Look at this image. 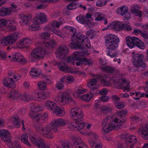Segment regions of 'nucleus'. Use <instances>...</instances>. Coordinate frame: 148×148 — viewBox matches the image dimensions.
<instances>
[{
  "instance_id": "1",
  "label": "nucleus",
  "mask_w": 148,
  "mask_h": 148,
  "mask_svg": "<svg viewBox=\"0 0 148 148\" xmlns=\"http://www.w3.org/2000/svg\"><path fill=\"white\" fill-rule=\"evenodd\" d=\"M65 29L71 32L73 34L72 35V41L73 42L71 43L69 45V47L72 49H83L86 48H89L90 47V44L88 45L85 44V43L83 45L85 41H88L87 37L83 35L81 33H76V29L75 28L71 26H66Z\"/></svg>"
},
{
  "instance_id": "2",
  "label": "nucleus",
  "mask_w": 148,
  "mask_h": 148,
  "mask_svg": "<svg viewBox=\"0 0 148 148\" xmlns=\"http://www.w3.org/2000/svg\"><path fill=\"white\" fill-rule=\"evenodd\" d=\"M64 121L62 119L60 118L54 119L52 121L51 123L47 125L45 128L38 126L36 127V130L43 136L51 139L53 136L51 132H57L58 127L64 125Z\"/></svg>"
},
{
  "instance_id": "3",
  "label": "nucleus",
  "mask_w": 148,
  "mask_h": 148,
  "mask_svg": "<svg viewBox=\"0 0 148 148\" xmlns=\"http://www.w3.org/2000/svg\"><path fill=\"white\" fill-rule=\"evenodd\" d=\"M70 116L73 118V121L69 124L70 128L74 130H81L85 126L86 123L81 122L83 119L84 114L81 110L74 107L70 111Z\"/></svg>"
},
{
  "instance_id": "4",
  "label": "nucleus",
  "mask_w": 148,
  "mask_h": 148,
  "mask_svg": "<svg viewBox=\"0 0 148 148\" xmlns=\"http://www.w3.org/2000/svg\"><path fill=\"white\" fill-rule=\"evenodd\" d=\"M31 96L27 93H23L22 95L20 93H10V97L14 99L20 98L25 101H28L33 99L40 101L48 98L50 96V93H33Z\"/></svg>"
},
{
  "instance_id": "5",
  "label": "nucleus",
  "mask_w": 148,
  "mask_h": 148,
  "mask_svg": "<svg viewBox=\"0 0 148 148\" xmlns=\"http://www.w3.org/2000/svg\"><path fill=\"white\" fill-rule=\"evenodd\" d=\"M44 109V107L42 106H31V110L32 112L29 113L30 117L34 121H38L40 123L45 122L47 118L48 112H45L43 114L36 113L39 111L43 110Z\"/></svg>"
},
{
  "instance_id": "6",
  "label": "nucleus",
  "mask_w": 148,
  "mask_h": 148,
  "mask_svg": "<svg viewBox=\"0 0 148 148\" xmlns=\"http://www.w3.org/2000/svg\"><path fill=\"white\" fill-rule=\"evenodd\" d=\"M47 49L42 44L39 47L36 48L33 50L29 56V60L33 62L36 60H38L42 58L47 52Z\"/></svg>"
},
{
  "instance_id": "7",
  "label": "nucleus",
  "mask_w": 148,
  "mask_h": 148,
  "mask_svg": "<svg viewBox=\"0 0 148 148\" xmlns=\"http://www.w3.org/2000/svg\"><path fill=\"white\" fill-rule=\"evenodd\" d=\"M46 21V16L44 14L40 13L35 17L33 21V24L29 26V29L32 31H37L40 28L38 27V25L43 23Z\"/></svg>"
},
{
  "instance_id": "8",
  "label": "nucleus",
  "mask_w": 148,
  "mask_h": 148,
  "mask_svg": "<svg viewBox=\"0 0 148 148\" xmlns=\"http://www.w3.org/2000/svg\"><path fill=\"white\" fill-rule=\"evenodd\" d=\"M132 61L133 65L141 68V70L143 71L146 67V63L143 61L144 56L142 55L132 53Z\"/></svg>"
},
{
  "instance_id": "9",
  "label": "nucleus",
  "mask_w": 148,
  "mask_h": 148,
  "mask_svg": "<svg viewBox=\"0 0 148 148\" xmlns=\"http://www.w3.org/2000/svg\"><path fill=\"white\" fill-rule=\"evenodd\" d=\"M127 111L126 109H123L117 112L118 117L114 119L115 123H118L119 125H114L112 123V131L113 130H119L121 125L125 122L124 116L127 114Z\"/></svg>"
},
{
  "instance_id": "10",
  "label": "nucleus",
  "mask_w": 148,
  "mask_h": 148,
  "mask_svg": "<svg viewBox=\"0 0 148 148\" xmlns=\"http://www.w3.org/2000/svg\"><path fill=\"white\" fill-rule=\"evenodd\" d=\"M50 34L48 32H43L41 34V37L44 39L45 41L42 44L47 50H52L56 46V42L53 40H48V38L50 36Z\"/></svg>"
},
{
  "instance_id": "11",
  "label": "nucleus",
  "mask_w": 148,
  "mask_h": 148,
  "mask_svg": "<svg viewBox=\"0 0 148 148\" xmlns=\"http://www.w3.org/2000/svg\"><path fill=\"white\" fill-rule=\"evenodd\" d=\"M112 80L114 83H117L118 85H124L123 88V92H128L129 91V81L125 78L123 76H121L118 77H112Z\"/></svg>"
},
{
  "instance_id": "12",
  "label": "nucleus",
  "mask_w": 148,
  "mask_h": 148,
  "mask_svg": "<svg viewBox=\"0 0 148 148\" xmlns=\"http://www.w3.org/2000/svg\"><path fill=\"white\" fill-rule=\"evenodd\" d=\"M20 34V33L19 32H14L2 39V42L5 45H13L19 38Z\"/></svg>"
},
{
  "instance_id": "13",
  "label": "nucleus",
  "mask_w": 148,
  "mask_h": 148,
  "mask_svg": "<svg viewBox=\"0 0 148 148\" xmlns=\"http://www.w3.org/2000/svg\"><path fill=\"white\" fill-rule=\"evenodd\" d=\"M62 95H58L55 98V100L61 105L68 103L72 101V98L69 93H62Z\"/></svg>"
},
{
  "instance_id": "14",
  "label": "nucleus",
  "mask_w": 148,
  "mask_h": 148,
  "mask_svg": "<svg viewBox=\"0 0 148 148\" xmlns=\"http://www.w3.org/2000/svg\"><path fill=\"white\" fill-rule=\"evenodd\" d=\"M30 139L32 142L34 144L36 145L39 148H50V146L45 143L43 139H41L38 136H31Z\"/></svg>"
},
{
  "instance_id": "15",
  "label": "nucleus",
  "mask_w": 148,
  "mask_h": 148,
  "mask_svg": "<svg viewBox=\"0 0 148 148\" xmlns=\"http://www.w3.org/2000/svg\"><path fill=\"white\" fill-rule=\"evenodd\" d=\"M112 29L118 31L122 29L127 31H130L132 29L130 25L121 23V22L118 21H113L112 22Z\"/></svg>"
},
{
  "instance_id": "16",
  "label": "nucleus",
  "mask_w": 148,
  "mask_h": 148,
  "mask_svg": "<svg viewBox=\"0 0 148 148\" xmlns=\"http://www.w3.org/2000/svg\"><path fill=\"white\" fill-rule=\"evenodd\" d=\"M89 135L90 136L89 142L90 146L93 148H102V144L101 143H96L98 138V135L93 132L90 133Z\"/></svg>"
},
{
  "instance_id": "17",
  "label": "nucleus",
  "mask_w": 148,
  "mask_h": 148,
  "mask_svg": "<svg viewBox=\"0 0 148 148\" xmlns=\"http://www.w3.org/2000/svg\"><path fill=\"white\" fill-rule=\"evenodd\" d=\"M68 52V49L66 45H62L56 51V56L61 60H63L67 54Z\"/></svg>"
},
{
  "instance_id": "18",
  "label": "nucleus",
  "mask_w": 148,
  "mask_h": 148,
  "mask_svg": "<svg viewBox=\"0 0 148 148\" xmlns=\"http://www.w3.org/2000/svg\"><path fill=\"white\" fill-rule=\"evenodd\" d=\"M72 138L75 148H88L79 136H73Z\"/></svg>"
},
{
  "instance_id": "19",
  "label": "nucleus",
  "mask_w": 148,
  "mask_h": 148,
  "mask_svg": "<svg viewBox=\"0 0 148 148\" xmlns=\"http://www.w3.org/2000/svg\"><path fill=\"white\" fill-rule=\"evenodd\" d=\"M111 117H107L104 119L102 122V125L103 126L102 129V131L106 133L111 131Z\"/></svg>"
},
{
  "instance_id": "20",
  "label": "nucleus",
  "mask_w": 148,
  "mask_h": 148,
  "mask_svg": "<svg viewBox=\"0 0 148 148\" xmlns=\"http://www.w3.org/2000/svg\"><path fill=\"white\" fill-rule=\"evenodd\" d=\"M117 12L127 19L130 18L131 14L128 12V8L124 5L118 8L117 10Z\"/></svg>"
},
{
  "instance_id": "21",
  "label": "nucleus",
  "mask_w": 148,
  "mask_h": 148,
  "mask_svg": "<svg viewBox=\"0 0 148 148\" xmlns=\"http://www.w3.org/2000/svg\"><path fill=\"white\" fill-rule=\"evenodd\" d=\"M76 19L79 22L85 25L86 27H94V26L93 23H91L90 21L86 20V18H85L84 15L79 14L77 16Z\"/></svg>"
},
{
  "instance_id": "22",
  "label": "nucleus",
  "mask_w": 148,
  "mask_h": 148,
  "mask_svg": "<svg viewBox=\"0 0 148 148\" xmlns=\"http://www.w3.org/2000/svg\"><path fill=\"white\" fill-rule=\"evenodd\" d=\"M32 41L30 39L25 38L21 40L16 43L15 49H22L25 48L27 45L31 44Z\"/></svg>"
},
{
  "instance_id": "23",
  "label": "nucleus",
  "mask_w": 148,
  "mask_h": 148,
  "mask_svg": "<svg viewBox=\"0 0 148 148\" xmlns=\"http://www.w3.org/2000/svg\"><path fill=\"white\" fill-rule=\"evenodd\" d=\"M0 136L3 141L7 143H9L11 142L12 137L7 130H0Z\"/></svg>"
},
{
  "instance_id": "24",
  "label": "nucleus",
  "mask_w": 148,
  "mask_h": 148,
  "mask_svg": "<svg viewBox=\"0 0 148 148\" xmlns=\"http://www.w3.org/2000/svg\"><path fill=\"white\" fill-rule=\"evenodd\" d=\"M74 97L80 98L87 101H89L93 96V93H87L86 95H82L83 93H73Z\"/></svg>"
},
{
  "instance_id": "25",
  "label": "nucleus",
  "mask_w": 148,
  "mask_h": 148,
  "mask_svg": "<svg viewBox=\"0 0 148 148\" xmlns=\"http://www.w3.org/2000/svg\"><path fill=\"white\" fill-rule=\"evenodd\" d=\"M97 77L101 80V82L103 84L104 86L108 87L110 85L111 77L107 74L101 76L99 75Z\"/></svg>"
},
{
  "instance_id": "26",
  "label": "nucleus",
  "mask_w": 148,
  "mask_h": 148,
  "mask_svg": "<svg viewBox=\"0 0 148 148\" xmlns=\"http://www.w3.org/2000/svg\"><path fill=\"white\" fill-rule=\"evenodd\" d=\"M112 100L114 103L116 107L118 109H121L124 108L125 105L123 102H119L120 98L116 95H113L112 97Z\"/></svg>"
},
{
  "instance_id": "27",
  "label": "nucleus",
  "mask_w": 148,
  "mask_h": 148,
  "mask_svg": "<svg viewBox=\"0 0 148 148\" xmlns=\"http://www.w3.org/2000/svg\"><path fill=\"white\" fill-rule=\"evenodd\" d=\"M89 54L88 51H82L79 52L76 51L73 53L72 55V56L73 58L75 60H76L82 59V56H88Z\"/></svg>"
},
{
  "instance_id": "28",
  "label": "nucleus",
  "mask_w": 148,
  "mask_h": 148,
  "mask_svg": "<svg viewBox=\"0 0 148 148\" xmlns=\"http://www.w3.org/2000/svg\"><path fill=\"white\" fill-rule=\"evenodd\" d=\"M137 138L134 135H129L128 138L126 140L125 142L127 146L128 144H130V148H134V145L136 143Z\"/></svg>"
},
{
  "instance_id": "29",
  "label": "nucleus",
  "mask_w": 148,
  "mask_h": 148,
  "mask_svg": "<svg viewBox=\"0 0 148 148\" xmlns=\"http://www.w3.org/2000/svg\"><path fill=\"white\" fill-rule=\"evenodd\" d=\"M13 9L12 8H2L0 9V16H5L11 14Z\"/></svg>"
},
{
  "instance_id": "30",
  "label": "nucleus",
  "mask_w": 148,
  "mask_h": 148,
  "mask_svg": "<svg viewBox=\"0 0 148 148\" xmlns=\"http://www.w3.org/2000/svg\"><path fill=\"white\" fill-rule=\"evenodd\" d=\"M139 133L144 139L148 140V124L145 125V127L139 132Z\"/></svg>"
},
{
  "instance_id": "31",
  "label": "nucleus",
  "mask_w": 148,
  "mask_h": 148,
  "mask_svg": "<svg viewBox=\"0 0 148 148\" xmlns=\"http://www.w3.org/2000/svg\"><path fill=\"white\" fill-rule=\"evenodd\" d=\"M97 79L96 78L91 79L88 84V86L91 89L92 91H94L97 89Z\"/></svg>"
},
{
  "instance_id": "32",
  "label": "nucleus",
  "mask_w": 148,
  "mask_h": 148,
  "mask_svg": "<svg viewBox=\"0 0 148 148\" xmlns=\"http://www.w3.org/2000/svg\"><path fill=\"white\" fill-rule=\"evenodd\" d=\"M32 16L28 15H22L21 17V19L23 24L27 25L31 21Z\"/></svg>"
},
{
  "instance_id": "33",
  "label": "nucleus",
  "mask_w": 148,
  "mask_h": 148,
  "mask_svg": "<svg viewBox=\"0 0 148 148\" xmlns=\"http://www.w3.org/2000/svg\"><path fill=\"white\" fill-rule=\"evenodd\" d=\"M59 69L60 71H64L67 73H73L72 69L68 67L65 64L59 66Z\"/></svg>"
},
{
  "instance_id": "34",
  "label": "nucleus",
  "mask_w": 148,
  "mask_h": 148,
  "mask_svg": "<svg viewBox=\"0 0 148 148\" xmlns=\"http://www.w3.org/2000/svg\"><path fill=\"white\" fill-rule=\"evenodd\" d=\"M45 106L50 110H53L55 109L56 106V104L54 102L48 100L45 102Z\"/></svg>"
},
{
  "instance_id": "35",
  "label": "nucleus",
  "mask_w": 148,
  "mask_h": 148,
  "mask_svg": "<svg viewBox=\"0 0 148 148\" xmlns=\"http://www.w3.org/2000/svg\"><path fill=\"white\" fill-rule=\"evenodd\" d=\"M8 81L6 80L3 81V83L8 88L14 87V84L13 79L12 78H8Z\"/></svg>"
},
{
  "instance_id": "36",
  "label": "nucleus",
  "mask_w": 148,
  "mask_h": 148,
  "mask_svg": "<svg viewBox=\"0 0 148 148\" xmlns=\"http://www.w3.org/2000/svg\"><path fill=\"white\" fill-rule=\"evenodd\" d=\"M61 23H62L61 22H59L57 21H55L53 22L50 26H47L45 27L44 29V31L47 30L48 31H49V30H51V29H52L55 27L58 28Z\"/></svg>"
},
{
  "instance_id": "37",
  "label": "nucleus",
  "mask_w": 148,
  "mask_h": 148,
  "mask_svg": "<svg viewBox=\"0 0 148 148\" xmlns=\"http://www.w3.org/2000/svg\"><path fill=\"white\" fill-rule=\"evenodd\" d=\"M95 21H99L104 20L105 18V15L102 13L96 12L95 14Z\"/></svg>"
},
{
  "instance_id": "38",
  "label": "nucleus",
  "mask_w": 148,
  "mask_h": 148,
  "mask_svg": "<svg viewBox=\"0 0 148 148\" xmlns=\"http://www.w3.org/2000/svg\"><path fill=\"white\" fill-rule=\"evenodd\" d=\"M133 37H131L127 36L126 37V41L127 46L130 49L133 48Z\"/></svg>"
},
{
  "instance_id": "39",
  "label": "nucleus",
  "mask_w": 148,
  "mask_h": 148,
  "mask_svg": "<svg viewBox=\"0 0 148 148\" xmlns=\"http://www.w3.org/2000/svg\"><path fill=\"white\" fill-rule=\"evenodd\" d=\"M40 74V72L36 68H32L30 72V74L32 78L38 77Z\"/></svg>"
},
{
  "instance_id": "40",
  "label": "nucleus",
  "mask_w": 148,
  "mask_h": 148,
  "mask_svg": "<svg viewBox=\"0 0 148 148\" xmlns=\"http://www.w3.org/2000/svg\"><path fill=\"white\" fill-rule=\"evenodd\" d=\"M54 112L57 115L60 116H62L65 113L63 109L56 106Z\"/></svg>"
},
{
  "instance_id": "41",
  "label": "nucleus",
  "mask_w": 148,
  "mask_h": 148,
  "mask_svg": "<svg viewBox=\"0 0 148 148\" xmlns=\"http://www.w3.org/2000/svg\"><path fill=\"white\" fill-rule=\"evenodd\" d=\"M21 140L24 144L27 146H30L31 145L28 140V136L27 134L22 135L21 137Z\"/></svg>"
},
{
  "instance_id": "42",
  "label": "nucleus",
  "mask_w": 148,
  "mask_h": 148,
  "mask_svg": "<svg viewBox=\"0 0 148 148\" xmlns=\"http://www.w3.org/2000/svg\"><path fill=\"white\" fill-rule=\"evenodd\" d=\"M106 46H111V35L107 34L105 36Z\"/></svg>"
},
{
  "instance_id": "43",
  "label": "nucleus",
  "mask_w": 148,
  "mask_h": 148,
  "mask_svg": "<svg viewBox=\"0 0 148 148\" xmlns=\"http://www.w3.org/2000/svg\"><path fill=\"white\" fill-rule=\"evenodd\" d=\"M21 55L19 53H16L13 54L12 61L14 62H18L21 58Z\"/></svg>"
},
{
  "instance_id": "44",
  "label": "nucleus",
  "mask_w": 148,
  "mask_h": 148,
  "mask_svg": "<svg viewBox=\"0 0 148 148\" xmlns=\"http://www.w3.org/2000/svg\"><path fill=\"white\" fill-rule=\"evenodd\" d=\"M49 31H52L55 34L62 38H64V36L63 35L62 31L59 29H51L49 30Z\"/></svg>"
},
{
  "instance_id": "45",
  "label": "nucleus",
  "mask_w": 148,
  "mask_h": 148,
  "mask_svg": "<svg viewBox=\"0 0 148 148\" xmlns=\"http://www.w3.org/2000/svg\"><path fill=\"white\" fill-rule=\"evenodd\" d=\"M95 31L93 29H91L88 31L86 32V34L88 36L91 35L90 37V38L92 39L95 38V36L94 33Z\"/></svg>"
},
{
  "instance_id": "46",
  "label": "nucleus",
  "mask_w": 148,
  "mask_h": 148,
  "mask_svg": "<svg viewBox=\"0 0 148 148\" xmlns=\"http://www.w3.org/2000/svg\"><path fill=\"white\" fill-rule=\"evenodd\" d=\"M131 95L132 96L134 95H135L136 97H133V98L135 100H139L140 98L144 97L145 96V93H130Z\"/></svg>"
},
{
  "instance_id": "47",
  "label": "nucleus",
  "mask_w": 148,
  "mask_h": 148,
  "mask_svg": "<svg viewBox=\"0 0 148 148\" xmlns=\"http://www.w3.org/2000/svg\"><path fill=\"white\" fill-rule=\"evenodd\" d=\"M38 86L39 88L41 90H44L46 88V83L42 81H39L37 83Z\"/></svg>"
},
{
  "instance_id": "48",
  "label": "nucleus",
  "mask_w": 148,
  "mask_h": 148,
  "mask_svg": "<svg viewBox=\"0 0 148 148\" xmlns=\"http://www.w3.org/2000/svg\"><path fill=\"white\" fill-rule=\"evenodd\" d=\"M10 22L11 23L8 24L9 25L8 26L9 29L11 31L14 30L16 28V27L15 25V22L13 20L10 21Z\"/></svg>"
},
{
  "instance_id": "49",
  "label": "nucleus",
  "mask_w": 148,
  "mask_h": 148,
  "mask_svg": "<svg viewBox=\"0 0 148 148\" xmlns=\"http://www.w3.org/2000/svg\"><path fill=\"white\" fill-rule=\"evenodd\" d=\"M103 93H99L101 95H102ZM104 94L101 96L100 98V100L101 101L106 102L108 100V98L106 96L107 93H103ZM96 95H99V93H95Z\"/></svg>"
},
{
  "instance_id": "50",
  "label": "nucleus",
  "mask_w": 148,
  "mask_h": 148,
  "mask_svg": "<svg viewBox=\"0 0 148 148\" xmlns=\"http://www.w3.org/2000/svg\"><path fill=\"white\" fill-rule=\"evenodd\" d=\"M131 12L133 14H134L140 9V8L138 5H134L131 7Z\"/></svg>"
},
{
  "instance_id": "51",
  "label": "nucleus",
  "mask_w": 148,
  "mask_h": 148,
  "mask_svg": "<svg viewBox=\"0 0 148 148\" xmlns=\"http://www.w3.org/2000/svg\"><path fill=\"white\" fill-rule=\"evenodd\" d=\"M100 109L101 111L104 113H108L111 110L110 108L107 106H102Z\"/></svg>"
},
{
  "instance_id": "52",
  "label": "nucleus",
  "mask_w": 148,
  "mask_h": 148,
  "mask_svg": "<svg viewBox=\"0 0 148 148\" xmlns=\"http://www.w3.org/2000/svg\"><path fill=\"white\" fill-rule=\"evenodd\" d=\"M136 46L142 49H144L145 47L144 42L140 40L137 43Z\"/></svg>"
},
{
  "instance_id": "53",
  "label": "nucleus",
  "mask_w": 148,
  "mask_h": 148,
  "mask_svg": "<svg viewBox=\"0 0 148 148\" xmlns=\"http://www.w3.org/2000/svg\"><path fill=\"white\" fill-rule=\"evenodd\" d=\"M84 64L86 65H90L92 64L93 63V61L91 60L86 59L85 58H83Z\"/></svg>"
},
{
  "instance_id": "54",
  "label": "nucleus",
  "mask_w": 148,
  "mask_h": 148,
  "mask_svg": "<svg viewBox=\"0 0 148 148\" xmlns=\"http://www.w3.org/2000/svg\"><path fill=\"white\" fill-rule=\"evenodd\" d=\"M115 42L116 41L112 40V50H114L118 47L119 42Z\"/></svg>"
},
{
  "instance_id": "55",
  "label": "nucleus",
  "mask_w": 148,
  "mask_h": 148,
  "mask_svg": "<svg viewBox=\"0 0 148 148\" xmlns=\"http://www.w3.org/2000/svg\"><path fill=\"white\" fill-rule=\"evenodd\" d=\"M20 121L21 119H17L16 118H15L14 122L16 128H18L20 127L21 125Z\"/></svg>"
},
{
  "instance_id": "56",
  "label": "nucleus",
  "mask_w": 148,
  "mask_h": 148,
  "mask_svg": "<svg viewBox=\"0 0 148 148\" xmlns=\"http://www.w3.org/2000/svg\"><path fill=\"white\" fill-rule=\"evenodd\" d=\"M66 60L68 63L71 64H74L75 61L72 56H69L66 58Z\"/></svg>"
},
{
  "instance_id": "57",
  "label": "nucleus",
  "mask_w": 148,
  "mask_h": 148,
  "mask_svg": "<svg viewBox=\"0 0 148 148\" xmlns=\"http://www.w3.org/2000/svg\"><path fill=\"white\" fill-rule=\"evenodd\" d=\"M10 20H5L4 19H0V21L1 23V24L2 25L3 27L5 26L7 24H9L11 23L10 22Z\"/></svg>"
},
{
  "instance_id": "58",
  "label": "nucleus",
  "mask_w": 148,
  "mask_h": 148,
  "mask_svg": "<svg viewBox=\"0 0 148 148\" xmlns=\"http://www.w3.org/2000/svg\"><path fill=\"white\" fill-rule=\"evenodd\" d=\"M5 53V52L0 50V58L3 60L6 59L7 57Z\"/></svg>"
},
{
  "instance_id": "59",
  "label": "nucleus",
  "mask_w": 148,
  "mask_h": 148,
  "mask_svg": "<svg viewBox=\"0 0 148 148\" xmlns=\"http://www.w3.org/2000/svg\"><path fill=\"white\" fill-rule=\"evenodd\" d=\"M61 145L63 148H71L70 144L66 143L65 142H62L61 143Z\"/></svg>"
},
{
  "instance_id": "60",
  "label": "nucleus",
  "mask_w": 148,
  "mask_h": 148,
  "mask_svg": "<svg viewBox=\"0 0 148 148\" xmlns=\"http://www.w3.org/2000/svg\"><path fill=\"white\" fill-rule=\"evenodd\" d=\"M83 59V58H82L79 60H76V61H77L75 62V64L77 66H82V64H84Z\"/></svg>"
},
{
  "instance_id": "61",
  "label": "nucleus",
  "mask_w": 148,
  "mask_h": 148,
  "mask_svg": "<svg viewBox=\"0 0 148 148\" xmlns=\"http://www.w3.org/2000/svg\"><path fill=\"white\" fill-rule=\"evenodd\" d=\"M140 35L145 39H147L148 38V34H147V31H145L143 32L142 31V33L140 34Z\"/></svg>"
},
{
  "instance_id": "62",
  "label": "nucleus",
  "mask_w": 148,
  "mask_h": 148,
  "mask_svg": "<svg viewBox=\"0 0 148 148\" xmlns=\"http://www.w3.org/2000/svg\"><path fill=\"white\" fill-rule=\"evenodd\" d=\"M111 46H106V52L107 53V55L108 56L111 57V55L110 53H111Z\"/></svg>"
},
{
  "instance_id": "63",
  "label": "nucleus",
  "mask_w": 148,
  "mask_h": 148,
  "mask_svg": "<svg viewBox=\"0 0 148 148\" xmlns=\"http://www.w3.org/2000/svg\"><path fill=\"white\" fill-rule=\"evenodd\" d=\"M21 58H20V60H19V62H20L22 64H24L27 62L26 59L23 56L21 55Z\"/></svg>"
},
{
  "instance_id": "64",
  "label": "nucleus",
  "mask_w": 148,
  "mask_h": 148,
  "mask_svg": "<svg viewBox=\"0 0 148 148\" xmlns=\"http://www.w3.org/2000/svg\"><path fill=\"white\" fill-rule=\"evenodd\" d=\"M140 39L136 37H135L133 36V40L132 41L133 42V47L134 46L136 45L137 43L138 42V41H139Z\"/></svg>"
}]
</instances>
